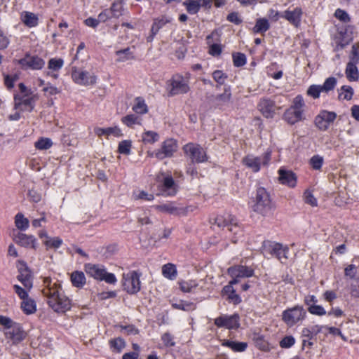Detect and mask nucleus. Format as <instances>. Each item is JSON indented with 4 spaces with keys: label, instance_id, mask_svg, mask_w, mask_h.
Masks as SVG:
<instances>
[{
    "label": "nucleus",
    "instance_id": "nucleus-1",
    "mask_svg": "<svg viewBox=\"0 0 359 359\" xmlns=\"http://www.w3.org/2000/svg\"><path fill=\"white\" fill-rule=\"evenodd\" d=\"M42 293L47 298V304L55 313H64L72 309V301L62 290L61 284L50 277L43 281Z\"/></svg>",
    "mask_w": 359,
    "mask_h": 359
},
{
    "label": "nucleus",
    "instance_id": "nucleus-2",
    "mask_svg": "<svg viewBox=\"0 0 359 359\" xmlns=\"http://www.w3.org/2000/svg\"><path fill=\"white\" fill-rule=\"evenodd\" d=\"M20 92L13 95V108L22 112H32L35 108V102L38 95L34 94L31 88H28L24 83L18 84Z\"/></svg>",
    "mask_w": 359,
    "mask_h": 359
},
{
    "label": "nucleus",
    "instance_id": "nucleus-3",
    "mask_svg": "<svg viewBox=\"0 0 359 359\" xmlns=\"http://www.w3.org/2000/svg\"><path fill=\"white\" fill-rule=\"evenodd\" d=\"M83 268L86 274L96 280L104 281L111 285H115L117 283L115 274L107 272L105 266L102 264L86 263Z\"/></svg>",
    "mask_w": 359,
    "mask_h": 359
},
{
    "label": "nucleus",
    "instance_id": "nucleus-4",
    "mask_svg": "<svg viewBox=\"0 0 359 359\" xmlns=\"http://www.w3.org/2000/svg\"><path fill=\"white\" fill-rule=\"evenodd\" d=\"M253 211L264 216L268 217L272 215L273 207L269 194L265 189H257L255 203L252 207Z\"/></svg>",
    "mask_w": 359,
    "mask_h": 359
},
{
    "label": "nucleus",
    "instance_id": "nucleus-5",
    "mask_svg": "<svg viewBox=\"0 0 359 359\" xmlns=\"http://www.w3.org/2000/svg\"><path fill=\"white\" fill-rule=\"evenodd\" d=\"M156 180L158 183V189L165 196H175L178 191V185L175 182L170 171H161L156 175Z\"/></svg>",
    "mask_w": 359,
    "mask_h": 359
},
{
    "label": "nucleus",
    "instance_id": "nucleus-6",
    "mask_svg": "<svg viewBox=\"0 0 359 359\" xmlns=\"http://www.w3.org/2000/svg\"><path fill=\"white\" fill-rule=\"evenodd\" d=\"M305 103L302 95L295 97L292 102V105L286 110L284 114L285 120L290 124H294L295 123L302 120L304 108Z\"/></svg>",
    "mask_w": 359,
    "mask_h": 359
},
{
    "label": "nucleus",
    "instance_id": "nucleus-7",
    "mask_svg": "<svg viewBox=\"0 0 359 359\" xmlns=\"http://www.w3.org/2000/svg\"><path fill=\"white\" fill-rule=\"evenodd\" d=\"M142 273L138 271H130L123 274V290L129 294H136L141 290L140 277Z\"/></svg>",
    "mask_w": 359,
    "mask_h": 359
},
{
    "label": "nucleus",
    "instance_id": "nucleus-8",
    "mask_svg": "<svg viewBox=\"0 0 359 359\" xmlns=\"http://www.w3.org/2000/svg\"><path fill=\"white\" fill-rule=\"evenodd\" d=\"M306 312L301 306H296L283 312L282 320L289 327H292L303 320Z\"/></svg>",
    "mask_w": 359,
    "mask_h": 359
},
{
    "label": "nucleus",
    "instance_id": "nucleus-9",
    "mask_svg": "<svg viewBox=\"0 0 359 359\" xmlns=\"http://www.w3.org/2000/svg\"><path fill=\"white\" fill-rule=\"evenodd\" d=\"M72 79L73 81L80 86H93L97 82V76L86 70L74 67L72 70Z\"/></svg>",
    "mask_w": 359,
    "mask_h": 359
},
{
    "label": "nucleus",
    "instance_id": "nucleus-10",
    "mask_svg": "<svg viewBox=\"0 0 359 359\" xmlns=\"http://www.w3.org/2000/svg\"><path fill=\"white\" fill-rule=\"evenodd\" d=\"M18 64L24 70H41L45 66V60L37 55L25 53L24 57L18 60Z\"/></svg>",
    "mask_w": 359,
    "mask_h": 359
},
{
    "label": "nucleus",
    "instance_id": "nucleus-11",
    "mask_svg": "<svg viewBox=\"0 0 359 359\" xmlns=\"http://www.w3.org/2000/svg\"><path fill=\"white\" fill-rule=\"evenodd\" d=\"M169 95L187 93L189 90L188 81L181 74H174L170 80Z\"/></svg>",
    "mask_w": 359,
    "mask_h": 359
},
{
    "label": "nucleus",
    "instance_id": "nucleus-12",
    "mask_svg": "<svg viewBox=\"0 0 359 359\" xmlns=\"http://www.w3.org/2000/svg\"><path fill=\"white\" fill-rule=\"evenodd\" d=\"M177 144L176 140L172 138L167 139L162 143L161 147L153 151L150 156H154L159 160H163L165 158L171 157L177 151Z\"/></svg>",
    "mask_w": 359,
    "mask_h": 359
},
{
    "label": "nucleus",
    "instance_id": "nucleus-13",
    "mask_svg": "<svg viewBox=\"0 0 359 359\" xmlns=\"http://www.w3.org/2000/svg\"><path fill=\"white\" fill-rule=\"evenodd\" d=\"M13 240L17 245L26 249L36 250L39 247L36 238L32 234L18 232L14 235Z\"/></svg>",
    "mask_w": 359,
    "mask_h": 359
},
{
    "label": "nucleus",
    "instance_id": "nucleus-14",
    "mask_svg": "<svg viewBox=\"0 0 359 359\" xmlns=\"http://www.w3.org/2000/svg\"><path fill=\"white\" fill-rule=\"evenodd\" d=\"M6 339L11 340L14 345L19 344L27 337V333L22 326L15 323L11 328L5 332Z\"/></svg>",
    "mask_w": 359,
    "mask_h": 359
},
{
    "label": "nucleus",
    "instance_id": "nucleus-15",
    "mask_svg": "<svg viewBox=\"0 0 359 359\" xmlns=\"http://www.w3.org/2000/svg\"><path fill=\"white\" fill-rule=\"evenodd\" d=\"M264 248L271 255L276 257L282 262H285L287 259L288 248L284 247L278 243H272L270 241L264 242Z\"/></svg>",
    "mask_w": 359,
    "mask_h": 359
},
{
    "label": "nucleus",
    "instance_id": "nucleus-16",
    "mask_svg": "<svg viewBox=\"0 0 359 359\" xmlns=\"http://www.w3.org/2000/svg\"><path fill=\"white\" fill-rule=\"evenodd\" d=\"M337 114L332 111H322L315 118L316 127L323 131L327 130L336 119Z\"/></svg>",
    "mask_w": 359,
    "mask_h": 359
},
{
    "label": "nucleus",
    "instance_id": "nucleus-17",
    "mask_svg": "<svg viewBox=\"0 0 359 359\" xmlns=\"http://www.w3.org/2000/svg\"><path fill=\"white\" fill-rule=\"evenodd\" d=\"M239 316L238 314L231 316H222L215 320V324L218 327H224L227 329H234L239 326Z\"/></svg>",
    "mask_w": 359,
    "mask_h": 359
},
{
    "label": "nucleus",
    "instance_id": "nucleus-18",
    "mask_svg": "<svg viewBox=\"0 0 359 359\" xmlns=\"http://www.w3.org/2000/svg\"><path fill=\"white\" fill-rule=\"evenodd\" d=\"M64 65V60L61 57H53L48 62V69L46 72V76H50L53 79L59 78V72Z\"/></svg>",
    "mask_w": 359,
    "mask_h": 359
},
{
    "label": "nucleus",
    "instance_id": "nucleus-19",
    "mask_svg": "<svg viewBox=\"0 0 359 359\" xmlns=\"http://www.w3.org/2000/svg\"><path fill=\"white\" fill-rule=\"evenodd\" d=\"M183 151L193 163L202 162L199 144L188 143L183 147Z\"/></svg>",
    "mask_w": 359,
    "mask_h": 359
},
{
    "label": "nucleus",
    "instance_id": "nucleus-20",
    "mask_svg": "<svg viewBox=\"0 0 359 359\" xmlns=\"http://www.w3.org/2000/svg\"><path fill=\"white\" fill-rule=\"evenodd\" d=\"M210 224L213 229L227 226L229 222H233V217L228 213L219 215H212L210 218Z\"/></svg>",
    "mask_w": 359,
    "mask_h": 359
},
{
    "label": "nucleus",
    "instance_id": "nucleus-21",
    "mask_svg": "<svg viewBox=\"0 0 359 359\" xmlns=\"http://www.w3.org/2000/svg\"><path fill=\"white\" fill-rule=\"evenodd\" d=\"M253 272L251 268L242 265L234 266L228 269L229 274L236 279L237 278L251 277L253 275Z\"/></svg>",
    "mask_w": 359,
    "mask_h": 359
},
{
    "label": "nucleus",
    "instance_id": "nucleus-22",
    "mask_svg": "<svg viewBox=\"0 0 359 359\" xmlns=\"http://www.w3.org/2000/svg\"><path fill=\"white\" fill-rule=\"evenodd\" d=\"M275 108L274 102L267 98L262 99L258 104L259 110L266 118L273 117Z\"/></svg>",
    "mask_w": 359,
    "mask_h": 359
},
{
    "label": "nucleus",
    "instance_id": "nucleus-23",
    "mask_svg": "<svg viewBox=\"0 0 359 359\" xmlns=\"http://www.w3.org/2000/svg\"><path fill=\"white\" fill-rule=\"evenodd\" d=\"M168 22H170V20H168L165 16L154 19L151 27L150 34L147 37V41L149 43L152 42L159 30Z\"/></svg>",
    "mask_w": 359,
    "mask_h": 359
},
{
    "label": "nucleus",
    "instance_id": "nucleus-24",
    "mask_svg": "<svg viewBox=\"0 0 359 359\" xmlns=\"http://www.w3.org/2000/svg\"><path fill=\"white\" fill-rule=\"evenodd\" d=\"M278 173V179L281 184L287 185L290 187H294L296 186L297 177L292 171L280 169Z\"/></svg>",
    "mask_w": 359,
    "mask_h": 359
},
{
    "label": "nucleus",
    "instance_id": "nucleus-25",
    "mask_svg": "<svg viewBox=\"0 0 359 359\" xmlns=\"http://www.w3.org/2000/svg\"><path fill=\"white\" fill-rule=\"evenodd\" d=\"M302 14V9L297 7L292 11H285L282 16L288 20L290 23L297 27L301 21Z\"/></svg>",
    "mask_w": 359,
    "mask_h": 359
},
{
    "label": "nucleus",
    "instance_id": "nucleus-26",
    "mask_svg": "<svg viewBox=\"0 0 359 359\" xmlns=\"http://www.w3.org/2000/svg\"><path fill=\"white\" fill-rule=\"evenodd\" d=\"M108 344L111 351L114 353H121L126 346L125 339L121 337L111 338Z\"/></svg>",
    "mask_w": 359,
    "mask_h": 359
},
{
    "label": "nucleus",
    "instance_id": "nucleus-27",
    "mask_svg": "<svg viewBox=\"0 0 359 359\" xmlns=\"http://www.w3.org/2000/svg\"><path fill=\"white\" fill-rule=\"evenodd\" d=\"M72 285L77 288H83L86 284V278L81 271H74L70 275Z\"/></svg>",
    "mask_w": 359,
    "mask_h": 359
},
{
    "label": "nucleus",
    "instance_id": "nucleus-28",
    "mask_svg": "<svg viewBox=\"0 0 359 359\" xmlns=\"http://www.w3.org/2000/svg\"><path fill=\"white\" fill-rule=\"evenodd\" d=\"M132 109L135 114L140 116V115L147 114L149 111L148 106L145 102V100L144 97L140 96L135 98Z\"/></svg>",
    "mask_w": 359,
    "mask_h": 359
},
{
    "label": "nucleus",
    "instance_id": "nucleus-29",
    "mask_svg": "<svg viewBox=\"0 0 359 359\" xmlns=\"http://www.w3.org/2000/svg\"><path fill=\"white\" fill-rule=\"evenodd\" d=\"M121 123L128 128H133L135 126H141L142 118L136 114H130L123 116L121 118Z\"/></svg>",
    "mask_w": 359,
    "mask_h": 359
},
{
    "label": "nucleus",
    "instance_id": "nucleus-30",
    "mask_svg": "<svg viewBox=\"0 0 359 359\" xmlns=\"http://www.w3.org/2000/svg\"><path fill=\"white\" fill-rule=\"evenodd\" d=\"M20 309L26 315H31L36 311V303L32 298L28 297L22 300Z\"/></svg>",
    "mask_w": 359,
    "mask_h": 359
},
{
    "label": "nucleus",
    "instance_id": "nucleus-31",
    "mask_svg": "<svg viewBox=\"0 0 359 359\" xmlns=\"http://www.w3.org/2000/svg\"><path fill=\"white\" fill-rule=\"evenodd\" d=\"M162 275L168 280H175L177 276L176 266L172 263H168L162 266Z\"/></svg>",
    "mask_w": 359,
    "mask_h": 359
},
{
    "label": "nucleus",
    "instance_id": "nucleus-32",
    "mask_svg": "<svg viewBox=\"0 0 359 359\" xmlns=\"http://www.w3.org/2000/svg\"><path fill=\"white\" fill-rule=\"evenodd\" d=\"M17 268L18 271L17 279L32 278V272L25 261L18 260L17 263Z\"/></svg>",
    "mask_w": 359,
    "mask_h": 359
},
{
    "label": "nucleus",
    "instance_id": "nucleus-33",
    "mask_svg": "<svg viewBox=\"0 0 359 359\" xmlns=\"http://www.w3.org/2000/svg\"><path fill=\"white\" fill-rule=\"evenodd\" d=\"M15 225L20 231H26L29 226V219L22 212H18L15 216Z\"/></svg>",
    "mask_w": 359,
    "mask_h": 359
},
{
    "label": "nucleus",
    "instance_id": "nucleus-34",
    "mask_svg": "<svg viewBox=\"0 0 359 359\" xmlns=\"http://www.w3.org/2000/svg\"><path fill=\"white\" fill-rule=\"evenodd\" d=\"M222 344L224 346L230 348L232 351L236 352L244 351L248 346V344L245 342H238L226 339L223 340Z\"/></svg>",
    "mask_w": 359,
    "mask_h": 359
},
{
    "label": "nucleus",
    "instance_id": "nucleus-35",
    "mask_svg": "<svg viewBox=\"0 0 359 359\" xmlns=\"http://www.w3.org/2000/svg\"><path fill=\"white\" fill-rule=\"evenodd\" d=\"M243 163L254 172H257L260 169V158L253 156H247L243 159Z\"/></svg>",
    "mask_w": 359,
    "mask_h": 359
},
{
    "label": "nucleus",
    "instance_id": "nucleus-36",
    "mask_svg": "<svg viewBox=\"0 0 359 359\" xmlns=\"http://www.w3.org/2000/svg\"><path fill=\"white\" fill-rule=\"evenodd\" d=\"M23 23L28 27H34L38 25V17L33 13L25 12L22 15Z\"/></svg>",
    "mask_w": 359,
    "mask_h": 359
},
{
    "label": "nucleus",
    "instance_id": "nucleus-37",
    "mask_svg": "<svg viewBox=\"0 0 359 359\" xmlns=\"http://www.w3.org/2000/svg\"><path fill=\"white\" fill-rule=\"evenodd\" d=\"M123 4V0H116L111 4L109 9L111 12L114 18H119L123 15L124 11Z\"/></svg>",
    "mask_w": 359,
    "mask_h": 359
},
{
    "label": "nucleus",
    "instance_id": "nucleus-38",
    "mask_svg": "<svg viewBox=\"0 0 359 359\" xmlns=\"http://www.w3.org/2000/svg\"><path fill=\"white\" fill-rule=\"evenodd\" d=\"M159 140V135L152 130H147L144 131L142 135V140L144 144H152L156 142H158Z\"/></svg>",
    "mask_w": 359,
    "mask_h": 359
},
{
    "label": "nucleus",
    "instance_id": "nucleus-39",
    "mask_svg": "<svg viewBox=\"0 0 359 359\" xmlns=\"http://www.w3.org/2000/svg\"><path fill=\"white\" fill-rule=\"evenodd\" d=\"M63 241L60 237H50L43 241V244L46 246V250H57L61 247Z\"/></svg>",
    "mask_w": 359,
    "mask_h": 359
},
{
    "label": "nucleus",
    "instance_id": "nucleus-40",
    "mask_svg": "<svg viewBox=\"0 0 359 359\" xmlns=\"http://www.w3.org/2000/svg\"><path fill=\"white\" fill-rule=\"evenodd\" d=\"M201 0H187L183 2V5L185 6L187 11L189 14L197 13L201 7L200 1Z\"/></svg>",
    "mask_w": 359,
    "mask_h": 359
},
{
    "label": "nucleus",
    "instance_id": "nucleus-41",
    "mask_svg": "<svg viewBox=\"0 0 359 359\" xmlns=\"http://www.w3.org/2000/svg\"><path fill=\"white\" fill-rule=\"evenodd\" d=\"M154 209L162 212L169 214H177V208L174 205L173 202H169L164 204L156 205L154 206Z\"/></svg>",
    "mask_w": 359,
    "mask_h": 359
},
{
    "label": "nucleus",
    "instance_id": "nucleus-42",
    "mask_svg": "<svg viewBox=\"0 0 359 359\" xmlns=\"http://www.w3.org/2000/svg\"><path fill=\"white\" fill-rule=\"evenodd\" d=\"M116 55L118 57L116 59V62H123L134 59V56L133 55V53L130 51V48L117 50L116 51Z\"/></svg>",
    "mask_w": 359,
    "mask_h": 359
},
{
    "label": "nucleus",
    "instance_id": "nucleus-43",
    "mask_svg": "<svg viewBox=\"0 0 359 359\" xmlns=\"http://www.w3.org/2000/svg\"><path fill=\"white\" fill-rule=\"evenodd\" d=\"M132 149V141L130 140H122L118 143L117 152L123 155H130Z\"/></svg>",
    "mask_w": 359,
    "mask_h": 359
},
{
    "label": "nucleus",
    "instance_id": "nucleus-44",
    "mask_svg": "<svg viewBox=\"0 0 359 359\" xmlns=\"http://www.w3.org/2000/svg\"><path fill=\"white\" fill-rule=\"evenodd\" d=\"M346 75L349 81H356L358 79V72L356 64L348 62L346 69Z\"/></svg>",
    "mask_w": 359,
    "mask_h": 359
},
{
    "label": "nucleus",
    "instance_id": "nucleus-45",
    "mask_svg": "<svg viewBox=\"0 0 359 359\" xmlns=\"http://www.w3.org/2000/svg\"><path fill=\"white\" fill-rule=\"evenodd\" d=\"M172 308L175 309L182 310L185 311H193L196 309V306L194 303L180 300L178 302L172 304Z\"/></svg>",
    "mask_w": 359,
    "mask_h": 359
},
{
    "label": "nucleus",
    "instance_id": "nucleus-46",
    "mask_svg": "<svg viewBox=\"0 0 359 359\" xmlns=\"http://www.w3.org/2000/svg\"><path fill=\"white\" fill-rule=\"evenodd\" d=\"M269 29V23L265 18H259L257 20L253 32L255 33H264Z\"/></svg>",
    "mask_w": 359,
    "mask_h": 359
},
{
    "label": "nucleus",
    "instance_id": "nucleus-47",
    "mask_svg": "<svg viewBox=\"0 0 359 359\" xmlns=\"http://www.w3.org/2000/svg\"><path fill=\"white\" fill-rule=\"evenodd\" d=\"M353 95V89L349 86H343L339 90V100H351Z\"/></svg>",
    "mask_w": 359,
    "mask_h": 359
},
{
    "label": "nucleus",
    "instance_id": "nucleus-48",
    "mask_svg": "<svg viewBox=\"0 0 359 359\" xmlns=\"http://www.w3.org/2000/svg\"><path fill=\"white\" fill-rule=\"evenodd\" d=\"M53 145V142L48 137H40L34 144L36 149L39 150H46Z\"/></svg>",
    "mask_w": 359,
    "mask_h": 359
},
{
    "label": "nucleus",
    "instance_id": "nucleus-49",
    "mask_svg": "<svg viewBox=\"0 0 359 359\" xmlns=\"http://www.w3.org/2000/svg\"><path fill=\"white\" fill-rule=\"evenodd\" d=\"M133 198L135 201L143 200L146 201H152L154 200V195L152 194H148L147 191L142 190L134 191L133 193Z\"/></svg>",
    "mask_w": 359,
    "mask_h": 359
},
{
    "label": "nucleus",
    "instance_id": "nucleus-50",
    "mask_svg": "<svg viewBox=\"0 0 359 359\" xmlns=\"http://www.w3.org/2000/svg\"><path fill=\"white\" fill-rule=\"evenodd\" d=\"M231 98V93L230 87L224 88V92L220 95H218L215 100L218 104H224L228 103Z\"/></svg>",
    "mask_w": 359,
    "mask_h": 359
},
{
    "label": "nucleus",
    "instance_id": "nucleus-51",
    "mask_svg": "<svg viewBox=\"0 0 359 359\" xmlns=\"http://www.w3.org/2000/svg\"><path fill=\"white\" fill-rule=\"evenodd\" d=\"M161 341L165 347H172L175 346L174 337L170 332H165L161 335Z\"/></svg>",
    "mask_w": 359,
    "mask_h": 359
},
{
    "label": "nucleus",
    "instance_id": "nucleus-52",
    "mask_svg": "<svg viewBox=\"0 0 359 359\" xmlns=\"http://www.w3.org/2000/svg\"><path fill=\"white\" fill-rule=\"evenodd\" d=\"M15 293L20 299H26L29 297V292L30 290H27L25 287H22L19 285L15 284L13 286Z\"/></svg>",
    "mask_w": 359,
    "mask_h": 359
},
{
    "label": "nucleus",
    "instance_id": "nucleus-53",
    "mask_svg": "<svg viewBox=\"0 0 359 359\" xmlns=\"http://www.w3.org/2000/svg\"><path fill=\"white\" fill-rule=\"evenodd\" d=\"M337 84V79L334 77H329L321 86L323 92L327 93L332 90Z\"/></svg>",
    "mask_w": 359,
    "mask_h": 359
},
{
    "label": "nucleus",
    "instance_id": "nucleus-54",
    "mask_svg": "<svg viewBox=\"0 0 359 359\" xmlns=\"http://www.w3.org/2000/svg\"><path fill=\"white\" fill-rule=\"evenodd\" d=\"M27 197L30 202L37 203L41 201V194L35 189H31L28 191Z\"/></svg>",
    "mask_w": 359,
    "mask_h": 359
},
{
    "label": "nucleus",
    "instance_id": "nucleus-55",
    "mask_svg": "<svg viewBox=\"0 0 359 359\" xmlns=\"http://www.w3.org/2000/svg\"><path fill=\"white\" fill-rule=\"evenodd\" d=\"M323 161H324V159L322 156H320L319 155H315L310 159L309 163L313 169L320 170V168L323 165Z\"/></svg>",
    "mask_w": 359,
    "mask_h": 359
},
{
    "label": "nucleus",
    "instance_id": "nucleus-56",
    "mask_svg": "<svg viewBox=\"0 0 359 359\" xmlns=\"http://www.w3.org/2000/svg\"><path fill=\"white\" fill-rule=\"evenodd\" d=\"M18 76L6 74L4 77V85L8 90L12 89L15 86V82L18 80Z\"/></svg>",
    "mask_w": 359,
    "mask_h": 359
},
{
    "label": "nucleus",
    "instance_id": "nucleus-57",
    "mask_svg": "<svg viewBox=\"0 0 359 359\" xmlns=\"http://www.w3.org/2000/svg\"><path fill=\"white\" fill-rule=\"evenodd\" d=\"M42 91L46 96H52L57 95L60 93V90L55 86H53L50 83H47L46 86L43 87Z\"/></svg>",
    "mask_w": 359,
    "mask_h": 359
},
{
    "label": "nucleus",
    "instance_id": "nucleus-58",
    "mask_svg": "<svg viewBox=\"0 0 359 359\" xmlns=\"http://www.w3.org/2000/svg\"><path fill=\"white\" fill-rule=\"evenodd\" d=\"M233 60L236 67H242L246 63V57L243 53H237L233 54Z\"/></svg>",
    "mask_w": 359,
    "mask_h": 359
},
{
    "label": "nucleus",
    "instance_id": "nucleus-59",
    "mask_svg": "<svg viewBox=\"0 0 359 359\" xmlns=\"http://www.w3.org/2000/svg\"><path fill=\"white\" fill-rule=\"evenodd\" d=\"M304 202L306 204H309L312 207H316L318 205L317 199L314 197L313 194L309 190H306L304 192Z\"/></svg>",
    "mask_w": 359,
    "mask_h": 359
},
{
    "label": "nucleus",
    "instance_id": "nucleus-60",
    "mask_svg": "<svg viewBox=\"0 0 359 359\" xmlns=\"http://www.w3.org/2000/svg\"><path fill=\"white\" fill-rule=\"evenodd\" d=\"M111 135L115 137H121L123 134L118 126L108 127L107 128V138H109Z\"/></svg>",
    "mask_w": 359,
    "mask_h": 359
},
{
    "label": "nucleus",
    "instance_id": "nucleus-61",
    "mask_svg": "<svg viewBox=\"0 0 359 359\" xmlns=\"http://www.w3.org/2000/svg\"><path fill=\"white\" fill-rule=\"evenodd\" d=\"M308 311L310 313L317 316H324L326 314V311L324 308L320 305L313 304L308 307Z\"/></svg>",
    "mask_w": 359,
    "mask_h": 359
},
{
    "label": "nucleus",
    "instance_id": "nucleus-62",
    "mask_svg": "<svg viewBox=\"0 0 359 359\" xmlns=\"http://www.w3.org/2000/svg\"><path fill=\"white\" fill-rule=\"evenodd\" d=\"M321 92H323L321 86L313 85L309 88L307 94L313 98H318Z\"/></svg>",
    "mask_w": 359,
    "mask_h": 359
},
{
    "label": "nucleus",
    "instance_id": "nucleus-63",
    "mask_svg": "<svg viewBox=\"0 0 359 359\" xmlns=\"http://www.w3.org/2000/svg\"><path fill=\"white\" fill-rule=\"evenodd\" d=\"M9 43H10L9 37L0 28V50L7 48Z\"/></svg>",
    "mask_w": 359,
    "mask_h": 359
},
{
    "label": "nucleus",
    "instance_id": "nucleus-64",
    "mask_svg": "<svg viewBox=\"0 0 359 359\" xmlns=\"http://www.w3.org/2000/svg\"><path fill=\"white\" fill-rule=\"evenodd\" d=\"M212 76H213L214 80L219 85L224 84V83L226 79V76L222 71H219V70L215 71L212 73Z\"/></svg>",
    "mask_w": 359,
    "mask_h": 359
}]
</instances>
